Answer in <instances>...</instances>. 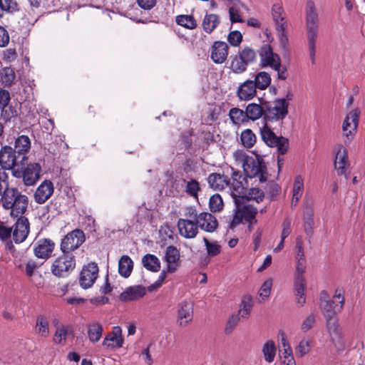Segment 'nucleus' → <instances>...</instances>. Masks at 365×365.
I'll return each instance as SVG.
<instances>
[{"label":"nucleus","instance_id":"f257e3e1","mask_svg":"<svg viewBox=\"0 0 365 365\" xmlns=\"http://www.w3.org/2000/svg\"><path fill=\"white\" fill-rule=\"evenodd\" d=\"M233 157L237 165H241L245 175L250 178H255L259 182H265L268 178L267 166L262 160L254 158L247 155L242 150H236Z\"/></svg>","mask_w":365,"mask_h":365},{"label":"nucleus","instance_id":"f03ea898","mask_svg":"<svg viewBox=\"0 0 365 365\" xmlns=\"http://www.w3.org/2000/svg\"><path fill=\"white\" fill-rule=\"evenodd\" d=\"M328 296L325 292L321 293L320 308L326 318L327 326L329 333L338 334L339 325L336 318V314L340 312L344 304V297L340 290H336L334 299H339V304H335L334 300H329Z\"/></svg>","mask_w":365,"mask_h":365},{"label":"nucleus","instance_id":"7ed1b4c3","mask_svg":"<svg viewBox=\"0 0 365 365\" xmlns=\"http://www.w3.org/2000/svg\"><path fill=\"white\" fill-rule=\"evenodd\" d=\"M1 201L3 207L10 210V215L14 217H23L29 204L28 197L16 187L5 190Z\"/></svg>","mask_w":365,"mask_h":365},{"label":"nucleus","instance_id":"20e7f679","mask_svg":"<svg viewBox=\"0 0 365 365\" xmlns=\"http://www.w3.org/2000/svg\"><path fill=\"white\" fill-rule=\"evenodd\" d=\"M306 28L309 56L312 62L314 63L315 61L316 41L318 35L319 14L312 1H307L306 6Z\"/></svg>","mask_w":365,"mask_h":365},{"label":"nucleus","instance_id":"39448f33","mask_svg":"<svg viewBox=\"0 0 365 365\" xmlns=\"http://www.w3.org/2000/svg\"><path fill=\"white\" fill-rule=\"evenodd\" d=\"M259 134L262 141L269 148H275L277 154V164L279 168L283 164L282 155L286 154L289 149V140L283 136H277L272 128L264 123L259 128Z\"/></svg>","mask_w":365,"mask_h":365},{"label":"nucleus","instance_id":"423d86ee","mask_svg":"<svg viewBox=\"0 0 365 365\" xmlns=\"http://www.w3.org/2000/svg\"><path fill=\"white\" fill-rule=\"evenodd\" d=\"M76 259L72 254H64L54 259L51 271L58 277H68L75 269Z\"/></svg>","mask_w":365,"mask_h":365},{"label":"nucleus","instance_id":"0eeeda50","mask_svg":"<svg viewBox=\"0 0 365 365\" xmlns=\"http://www.w3.org/2000/svg\"><path fill=\"white\" fill-rule=\"evenodd\" d=\"M41 168L38 163H30L26 168L21 161V165L13 172L15 178H23V182L26 186H33L40 179Z\"/></svg>","mask_w":365,"mask_h":365},{"label":"nucleus","instance_id":"6e6552de","mask_svg":"<svg viewBox=\"0 0 365 365\" xmlns=\"http://www.w3.org/2000/svg\"><path fill=\"white\" fill-rule=\"evenodd\" d=\"M360 110L359 108L350 111L346 116L343 125V136L346 145L349 144L354 138L357 131Z\"/></svg>","mask_w":365,"mask_h":365},{"label":"nucleus","instance_id":"1a4fd4ad","mask_svg":"<svg viewBox=\"0 0 365 365\" xmlns=\"http://www.w3.org/2000/svg\"><path fill=\"white\" fill-rule=\"evenodd\" d=\"M289 103L285 99H277L264 110V119L268 121L282 120L288 114Z\"/></svg>","mask_w":365,"mask_h":365},{"label":"nucleus","instance_id":"9d476101","mask_svg":"<svg viewBox=\"0 0 365 365\" xmlns=\"http://www.w3.org/2000/svg\"><path fill=\"white\" fill-rule=\"evenodd\" d=\"M271 14L275 24L276 29L279 33L281 41L282 42L286 41L287 40L286 36L287 21L286 14L284 11L282 4H274L272 6Z\"/></svg>","mask_w":365,"mask_h":365},{"label":"nucleus","instance_id":"9b49d317","mask_svg":"<svg viewBox=\"0 0 365 365\" xmlns=\"http://www.w3.org/2000/svg\"><path fill=\"white\" fill-rule=\"evenodd\" d=\"M84 241V232L81 230L76 229L68 233L62 240L61 250L64 254H71V251L77 249Z\"/></svg>","mask_w":365,"mask_h":365},{"label":"nucleus","instance_id":"f8f14e48","mask_svg":"<svg viewBox=\"0 0 365 365\" xmlns=\"http://www.w3.org/2000/svg\"><path fill=\"white\" fill-rule=\"evenodd\" d=\"M16 151L11 146H3L0 150V165L3 170H11L12 173L19 168L21 162L16 161Z\"/></svg>","mask_w":365,"mask_h":365},{"label":"nucleus","instance_id":"ddd939ff","mask_svg":"<svg viewBox=\"0 0 365 365\" xmlns=\"http://www.w3.org/2000/svg\"><path fill=\"white\" fill-rule=\"evenodd\" d=\"M193 307L190 301L185 300L177 306L176 323L180 327H186L192 320Z\"/></svg>","mask_w":365,"mask_h":365},{"label":"nucleus","instance_id":"4468645a","mask_svg":"<svg viewBox=\"0 0 365 365\" xmlns=\"http://www.w3.org/2000/svg\"><path fill=\"white\" fill-rule=\"evenodd\" d=\"M98 274L97 264L92 262L84 266L81 272L79 283L82 288H90L95 282Z\"/></svg>","mask_w":365,"mask_h":365},{"label":"nucleus","instance_id":"2eb2a0df","mask_svg":"<svg viewBox=\"0 0 365 365\" xmlns=\"http://www.w3.org/2000/svg\"><path fill=\"white\" fill-rule=\"evenodd\" d=\"M259 66L261 68H272L281 59L279 55L274 53L269 44L262 46L259 50Z\"/></svg>","mask_w":365,"mask_h":365},{"label":"nucleus","instance_id":"dca6fc26","mask_svg":"<svg viewBox=\"0 0 365 365\" xmlns=\"http://www.w3.org/2000/svg\"><path fill=\"white\" fill-rule=\"evenodd\" d=\"M29 231L30 224L28 219L25 217H19L12 231V237L15 243L19 244L25 241Z\"/></svg>","mask_w":365,"mask_h":365},{"label":"nucleus","instance_id":"f3484780","mask_svg":"<svg viewBox=\"0 0 365 365\" xmlns=\"http://www.w3.org/2000/svg\"><path fill=\"white\" fill-rule=\"evenodd\" d=\"M335 150L336 153L334 168L338 175H344L346 177V170L349 166L347 150L341 144L336 145Z\"/></svg>","mask_w":365,"mask_h":365},{"label":"nucleus","instance_id":"a211bd4d","mask_svg":"<svg viewBox=\"0 0 365 365\" xmlns=\"http://www.w3.org/2000/svg\"><path fill=\"white\" fill-rule=\"evenodd\" d=\"M53 191L54 187L52 182L47 180L43 181L34 192V201L38 204L46 202L52 196Z\"/></svg>","mask_w":365,"mask_h":365},{"label":"nucleus","instance_id":"6ab92c4d","mask_svg":"<svg viewBox=\"0 0 365 365\" xmlns=\"http://www.w3.org/2000/svg\"><path fill=\"white\" fill-rule=\"evenodd\" d=\"M55 243L49 239H41L36 242L34 252L38 258L46 259L49 258L54 250Z\"/></svg>","mask_w":365,"mask_h":365},{"label":"nucleus","instance_id":"aec40b11","mask_svg":"<svg viewBox=\"0 0 365 365\" xmlns=\"http://www.w3.org/2000/svg\"><path fill=\"white\" fill-rule=\"evenodd\" d=\"M229 47L224 41H215L211 48L210 58L217 64L223 63L228 56Z\"/></svg>","mask_w":365,"mask_h":365},{"label":"nucleus","instance_id":"412c9836","mask_svg":"<svg viewBox=\"0 0 365 365\" xmlns=\"http://www.w3.org/2000/svg\"><path fill=\"white\" fill-rule=\"evenodd\" d=\"M196 223L201 230L213 232L217 228V220L214 215L209 212H201L196 217Z\"/></svg>","mask_w":365,"mask_h":365},{"label":"nucleus","instance_id":"4be33fe9","mask_svg":"<svg viewBox=\"0 0 365 365\" xmlns=\"http://www.w3.org/2000/svg\"><path fill=\"white\" fill-rule=\"evenodd\" d=\"M102 344L108 349L121 347L123 344L121 328L118 326L113 327L112 331L105 336Z\"/></svg>","mask_w":365,"mask_h":365},{"label":"nucleus","instance_id":"5701e85b","mask_svg":"<svg viewBox=\"0 0 365 365\" xmlns=\"http://www.w3.org/2000/svg\"><path fill=\"white\" fill-rule=\"evenodd\" d=\"M180 251L173 245L167 247L165 254V260L167 262V272L173 273L176 271L180 261Z\"/></svg>","mask_w":365,"mask_h":365},{"label":"nucleus","instance_id":"b1692460","mask_svg":"<svg viewBox=\"0 0 365 365\" xmlns=\"http://www.w3.org/2000/svg\"><path fill=\"white\" fill-rule=\"evenodd\" d=\"M257 93V87L252 80H247L241 83L237 90V96L241 101H250Z\"/></svg>","mask_w":365,"mask_h":365},{"label":"nucleus","instance_id":"393cba45","mask_svg":"<svg viewBox=\"0 0 365 365\" xmlns=\"http://www.w3.org/2000/svg\"><path fill=\"white\" fill-rule=\"evenodd\" d=\"M178 227L180 235L185 238H194L198 232L197 223L189 220L180 219Z\"/></svg>","mask_w":365,"mask_h":365},{"label":"nucleus","instance_id":"a878e982","mask_svg":"<svg viewBox=\"0 0 365 365\" xmlns=\"http://www.w3.org/2000/svg\"><path fill=\"white\" fill-rule=\"evenodd\" d=\"M209 186L215 190H223L230 185V179L224 174L210 173L207 178Z\"/></svg>","mask_w":365,"mask_h":365},{"label":"nucleus","instance_id":"bb28decb","mask_svg":"<svg viewBox=\"0 0 365 365\" xmlns=\"http://www.w3.org/2000/svg\"><path fill=\"white\" fill-rule=\"evenodd\" d=\"M146 293L145 288L141 285H135L127 288L120 295L121 301H134L143 297Z\"/></svg>","mask_w":365,"mask_h":365},{"label":"nucleus","instance_id":"cd10ccee","mask_svg":"<svg viewBox=\"0 0 365 365\" xmlns=\"http://www.w3.org/2000/svg\"><path fill=\"white\" fill-rule=\"evenodd\" d=\"M31 144V140L27 135H21L16 139L14 150L19 155H23L21 162L27 160L25 154L30 150Z\"/></svg>","mask_w":365,"mask_h":365},{"label":"nucleus","instance_id":"c85d7f7f","mask_svg":"<svg viewBox=\"0 0 365 365\" xmlns=\"http://www.w3.org/2000/svg\"><path fill=\"white\" fill-rule=\"evenodd\" d=\"M227 6L229 8L230 19L232 23L243 22L241 16L242 4L238 0H227Z\"/></svg>","mask_w":365,"mask_h":365},{"label":"nucleus","instance_id":"c756f323","mask_svg":"<svg viewBox=\"0 0 365 365\" xmlns=\"http://www.w3.org/2000/svg\"><path fill=\"white\" fill-rule=\"evenodd\" d=\"M87 334L91 342H98L103 334V325L97 321H92L87 324Z\"/></svg>","mask_w":365,"mask_h":365},{"label":"nucleus","instance_id":"7c9ffc66","mask_svg":"<svg viewBox=\"0 0 365 365\" xmlns=\"http://www.w3.org/2000/svg\"><path fill=\"white\" fill-rule=\"evenodd\" d=\"M306 282L305 279L294 280V292L296 297V303L302 307L306 303L305 297Z\"/></svg>","mask_w":365,"mask_h":365},{"label":"nucleus","instance_id":"2f4dec72","mask_svg":"<svg viewBox=\"0 0 365 365\" xmlns=\"http://www.w3.org/2000/svg\"><path fill=\"white\" fill-rule=\"evenodd\" d=\"M220 21L217 14H206L202 20V26L206 33L211 34L219 26Z\"/></svg>","mask_w":365,"mask_h":365},{"label":"nucleus","instance_id":"473e14b6","mask_svg":"<svg viewBox=\"0 0 365 365\" xmlns=\"http://www.w3.org/2000/svg\"><path fill=\"white\" fill-rule=\"evenodd\" d=\"M72 333L69 327L61 324L56 328L53 337V341L59 345H64L66 342L67 336Z\"/></svg>","mask_w":365,"mask_h":365},{"label":"nucleus","instance_id":"72a5a7b5","mask_svg":"<svg viewBox=\"0 0 365 365\" xmlns=\"http://www.w3.org/2000/svg\"><path fill=\"white\" fill-rule=\"evenodd\" d=\"M133 269V262L131 258L128 255H123L118 262V272L125 277H128Z\"/></svg>","mask_w":365,"mask_h":365},{"label":"nucleus","instance_id":"f704fd0d","mask_svg":"<svg viewBox=\"0 0 365 365\" xmlns=\"http://www.w3.org/2000/svg\"><path fill=\"white\" fill-rule=\"evenodd\" d=\"M142 263L145 268L152 272H156L160 269V262L154 255H145L142 259Z\"/></svg>","mask_w":365,"mask_h":365},{"label":"nucleus","instance_id":"c9c22d12","mask_svg":"<svg viewBox=\"0 0 365 365\" xmlns=\"http://www.w3.org/2000/svg\"><path fill=\"white\" fill-rule=\"evenodd\" d=\"M247 64L238 54L231 56L230 69L235 74H242L247 69Z\"/></svg>","mask_w":365,"mask_h":365},{"label":"nucleus","instance_id":"e433bc0d","mask_svg":"<svg viewBox=\"0 0 365 365\" xmlns=\"http://www.w3.org/2000/svg\"><path fill=\"white\" fill-rule=\"evenodd\" d=\"M247 119L255 120L264 115V110L262 107L257 103H250L245 109Z\"/></svg>","mask_w":365,"mask_h":365},{"label":"nucleus","instance_id":"4c0bfd02","mask_svg":"<svg viewBox=\"0 0 365 365\" xmlns=\"http://www.w3.org/2000/svg\"><path fill=\"white\" fill-rule=\"evenodd\" d=\"M304 190V181L301 175L295 178L293 189L292 205H296L302 197Z\"/></svg>","mask_w":365,"mask_h":365},{"label":"nucleus","instance_id":"58836bf2","mask_svg":"<svg viewBox=\"0 0 365 365\" xmlns=\"http://www.w3.org/2000/svg\"><path fill=\"white\" fill-rule=\"evenodd\" d=\"M242 198L259 203L264 198V192L262 190L258 187H251L247 190H245L243 195H242Z\"/></svg>","mask_w":365,"mask_h":365},{"label":"nucleus","instance_id":"ea45409f","mask_svg":"<svg viewBox=\"0 0 365 365\" xmlns=\"http://www.w3.org/2000/svg\"><path fill=\"white\" fill-rule=\"evenodd\" d=\"M35 332L41 337H47L49 335V324L48 320L43 316H38L36 319Z\"/></svg>","mask_w":365,"mask_h":365},{"label":"nucleus","instance_id":"a19ab883","mask_svg":"<svg viewBox=\"0 0 365 365\" xmlns=\"http://www.w3.org/2000/svg\"><path fill=\"white\" fill-rule=\"evenodd\" d=\"M254 83L259 90L266 89L271 83V76L265 71H260L255 75Z\"/></svg>","mask_w":365,"mask_h":365},{"label":"nucleus","instance_id":"79ce46f5","mask_svg":"<svg viewBox=\"0 0 365 365\" xmlns=\"http://www.w3.org/2000/svg\"><path fill=\"white\" fill-rule=\"evenodd\" d=\"M247 181H237L234 179L230 180L229 187L231 190L232 197H242L245 192Z\"/></svg>","mask_w":365,"mask_h":365},{"label":"nucleus","instance_id":"37998d69","mask_svg":"<svg viewBox=\"0 0 365 365\" xmlns=\"http://www.w3.org/2000/svg\"><path fill=\"white\" fill-rule=\"evenodd\" d=\"M229 117L232 123L237 125L247 122L248 120L246 112L238 108H231L229 111Z\"/></svg>","mask_w":365,"mask_h":365},{"label":"nucleus","instance_id":"c03bdc74","mask_svg":"<svg viewBox=\"0 0 365 365\" xmlns=\"http://www.w3.org/2000/svg\"><path fill=\"white\" fill-rule=\"evenodd\" d=\"M242 220L248 222L250 224L256 223L255 216L257 210L255 207L251 205H245L238 210Z\"/></svg>","mask_w":365,"mask_h":365},{"label":"nucleus","instance_id":"a18cd8bd","mask_svg":"<svg viewBox=\"0 0 365 365\" xmlns=\"http://www.w3.org/2000/svg\"><path fill=\"white\" fill-rule=\"evenodd\" d=\"M253 307L252 299L251 297L246 296L243 297L240 306V309L238 312V315L240 318L247 319L249 318L251 310Z\"/></svg>","mask_w":365,"mask_h":365},{"label":"nucleus","instance_id":"49530a36","mask_svg":"<svg viewBox=\"0 0 365 365\" xmlns=\"http://www.w3.org/2000/svg\"><path fill=\"white\" fill-rule=\"evenodd\" d=\"M240 140L244 147L251 148L255 145L257 137L252 130L245 129L241 133Z\"/></svg>","mask_w":365,"mask_h":365},{"label":"nucleus","instance_id":"de8ad7c7","mask_svg":"<svg viewBox=\"0 0 365 365\" xmlns=\"http://www.w3.org/2000/svg\"><path fill=\"white\" fill-rule=\"evenodd\" d=\"M237 54L248 65L254 63L257 58V53L249 46H245L239 50Z\"/></svg>","mask_w":365,"mask_h":365},{"label":"nucleus","instance_id":"09e8293b","mask_svg":"<svg viewBox=\"0 0 365 365\" xmlns=\"http://www.w3.org/2000/svg\"><path fill=\"white\" fill-rule=\"evenodd\" d=\"M176 23L186 29H194L197 27V21L191 15H179L176 16Z\"/></svg>","mask_w":365,"mask_h":365},{"label":"nucleus","instance_id":"8fccbe9b","mask_svg":"<svg viewBox=\"0 0 365 365\" xmlns=\"http://www.w3.org/2000/svg\"><path fill=\"white\" fill-rule=\"evenodd\" d=\"M262 352L265 361L269 363L272 362L276 354V348L274 341H267L263 346Z\"/></svg>","mask_w":365,"mask_h":365},{"label":"nucleus","instance_id":"3c124183","mask_svg":"<svg viewBox=\"0 0 365 365\" xmlns=\"http://www.w3.org/2000/svg\"><path fill=\"white\" fill-rule=\"evenodd\" d=\"M200 190V186L197 180L191 179L187 182L185 191L189 196L197 200Z\"/></svg>","mask_w":365,"mask_h":365},{"label":"nucleus","instance_id":"603ef678","mask_svg":"<svg viewBox=\"0 0 365 365\" xmlns=\"http://www.w3.org/2000/svg\"><path fill=\"white\" fill-rule=\"evenodd\" d=\"M16 0H0V18L5 12H13L17 9Z\"/></svg>","mask_w":365,"mask_h":365},{"label":"nucleus","instance_id":"864d4df0","mask_svg":"<svg viewBox=\"0 0 365 365\" xmlns=\"http://www.w3.org/2000/svg\"><path fill=\"white\" fill-rule=\"evenodd\" d=\"M209 207L212 212H219L223 207V201L219 194L212 195L209 200Z\"/></svg>","mask_w":365,"mask_h":365},{"label":"nucleus","instance_id":"5fc2aeb1","mask_svg":"<svg viewBox=\"0 0 365 365\" xmlns=\"http://www.w3.org/2000/svg\"><path fill=\"white\" fill-rule=\"evenodd\" d=\"M207 253L210 257H215L220 253L221 247L217 242H210L206 237L203 238Z\"/></svg>","mask_w":365,"mask_h":365},{"label":"nucleus","instance_id":"6e6d98bb","mask_svg":"<svg viewBox=\"0 0 365 365\" xmlns=\"http://www.w3.org/2000/svg\"><path fill=\"white\" fill-rule=\"evenodd\" d=\"M15 73L11 68H4L1 72V81L5 86H11L15 79Z\"/></svg>","mask_w":365,"mask_h":365},{"label":"nucleus","instance_id":"4d7b16f0","mask_svg":"<svg viewBox=\"0 0 365 365\" xmlns=\"http://www.w3.org/2000/svg\"><path fill=\"white\" fill-rule=\"evenodd\" d=\"M310 346V341L306 339H303L295 349L296 354L300 357L304 356L305 354L309 353Z\"/></svg>","mask_w":365,"mask_h":365},{"label":"nucleus","instance_id":"13d9d810","mask_svg":"<svg viewBox=\"0 0 365 365\" xmlns=\"http://www.w3.org/2000/svg\"><path fill=\"white\" fill-rule=\"evenodd\" d=\"M1 110V117L6 123L17 115L16 110L12 106L5 107Z\"/></svg>","mask_w":365,"mask_h":365},{"label":"nucleus","instance_id":"bf43d9fd","mask_svg":"<svg viewBox=\"0 0 365 365\" xmlns=\"http://www.w3.org/2000/svg\"><path fill=\"white\" fill-rule=\"evenodd\" d=\"M306 269V259L296 260L294 279H305L304 273Z\"/></svg>","mask_w":365,"mask_h":365},{"label":"nucleus","instance_id":"052dcab7","mask_svg":"<svg viewBox=\"0 0 365 365\" xmlns=\"http://www.w3.org/2000/svg\"><path fill=\"white\" fill-rule=\"evenodd\" d=\"M295 260H301L305 259L304 252V246H303V240L301 237H298L296 239V245H295Z\"/></svg>","mask_w":365,"mask_h":365},{"label":"nucleus","instance_id":"680f3d73","mask_svg":"<svg viewBox=\"0 0 365 365\" xmlns=\"http://www.w3.org/2000/svg\"><path fill=\"white\" fill-rule=\"evenodd\" d=\"M272 286V280L271 279H267L261 286L259 294L262 299H266L269 297L271 289Z\"/></svg>","mask_w":365,"mask_h":365},{"label":"nucleus","instance_id":"e2e57ef3","mask_svg":"<svg viewBox=\"0 0 365 365\" xmlns=\"http://www.w3.org/2000/svg\"><path fill=\"white\" fill-rule=\"evenodd\" d=\"M272 68L277 72V78L279 79L284 81L288 78L287 67L282 65L281 59Z\"/></svg>","mask_w":365,"mask_h":365},{"label":"nucleus","instance_id":"0e129e2a","mask_svg":"<svg viewBox=\"0 0 365 365\" xmlns=\"http://www.w3.org/2000/svg\"><path fill=\"white\" fill-rule=\"evenodd\" d=\"M242 40V36L238 31H231L227 36V41L232 46H238Z\"/></svg>","mask_w":365,"mask_h":365},{"label":"nucleus","instance_id":"69168bd1","mask_svg":"<svg viewBox=\"0 0 365 365\" xmlns=\"http://www.w3.org/2000/svg\"><path fill=\"white\" fill-rule=\"evenodd\" d=\"M17 58V52L15 48H7L4 51L2 59L8 63L14 61Z\"/></svg>","mask_w":365,"mask_h":365},{"label":"nucleus","instance_id":"338daca9","mask_svg":"<svg viewBox=\"0 0 365 365\" xmlns=\"http://www.w3.org/2000/svg\"><path fill=\"white\" fill-rule=\"evenodd\" d=\"M291 223L292 220L289 217H286L282 224V231L281 238L285 240L291 233Z\"/></svg>","mask_w":365,"mask_h":365},{"label":"nucleus","instance_id":"774afa93","mask_svg":"<svg viewBox=\"0 0 365 365\" xmlns=\"http://www.w3.org/2000/svg\"><path fill=\"white\" fill-rule=\"evenodd\" d=\"M11 97L10 93L7 90H0V109H4L9 106Z\"/></svg>","mask_w":365,"mask_h":365}]
</instances>
